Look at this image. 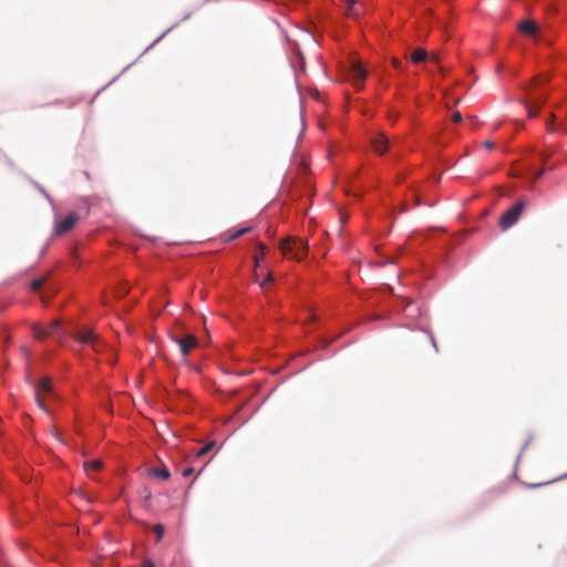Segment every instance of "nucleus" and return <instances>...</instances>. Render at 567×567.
<instances>
[{
  "mask_svg": "<svg viewBox=\"0 0 567 567\" xmlns=\"http://www.w3.org/2000/svg\"><path fill=\"white\" fill-rule=\"evenodd\" d=\"M280 248L285 256L298 261L302 260L307 255V244L302 239H286L281 243Z\"/></svg>",
  "mask_w": 567,
  "mask_h": 567,
  "instance_id": "nucleus-1",
  "label": "nucleus"
},
{
  "mask_svg": "<svg viewBox=\"0 0 567 567\" xmlns=\"http://www.w3.org/2000/svg\"><path fill=\"white\" fill-rule=\"evenodd\" d=\"M32 332L33 337L39 341L45 340L48 338H62L59 320L51 321L47 327L34 323L32 326Z\"/></svg>",
  "mask_w": 567,
  "mask_h": 567,
  "instance_id": "nucleus-2",
  "label": "nucleus"
},
{
  "mask_svg": "<svg viewBox=\"0 0 567 567\" xmlns=\"http://www.w3.org/2000/svg\"><path fill=\"white\" fill-rule=\"evenodd\" d=\"M524 206V200H519L503 214L499 219V227L502 230H507L517 223Z\"/></svg>",
  "mask_w": 567,
  "mask_h": 567,
  "instance_id": "nucleus-3",
  "label": "nucleus"
},
{
  "mask_svg": "<svg viewBox=\"0 0 567 567\" xmlns=\"http://www.w3.org/2000/svg\"><path fill=\"white\" fill-rule=\"evenodd\" d=\"M172 340L179 347V351L184 358L198 346V340L193 334H186L183 337H172Z\"/></svg>",
  "mask_w": 567,
  "mask_h": 567,
  "instance_id": "nucleus-4",
  "label": "nucleus"
},
{
  "mask_svg": "<svg viewBox=\"0 0 567 567\" xmlns=\"http://www.w3.org/2000/svg\"><path fill=\"white\" fill-rule=\"evenodd\" d=\"M52 392V383L49 378H43L35 386V400L40 409L48 412V409L44 405V402L42 400V394L51 393Z\"/></svg>",
  "mask_w": 567,
  "mask_h": 567,
  "instance_id": "nucleus-5",
  "label": "nucleus"
},
{
  "mask_svg": "<svg viewBox=\"0 0 567 567\" xmlns=\"http://www.w3.org/2000/svg\"><path fill=\"white\" fill-rule=\"evenodd\" d=\"M79 220V215L75 212H71L68 214V216L55 224L54 226V234L56 235H63L71 230L75 223Z\"/></svg>",
  "mask_w": 567,
  "mask_h": 567,
  "instance_id": "nucleus-6",
  "label": "nucleus"
},
{
  "mask_svg": "<svg viewBox=\"0 0 567 567\" xmlns=\"http://www.w3.org/2000/svg\"><path fill=\"white\" fill-rule=\"evenodd\" d=\"M351 74L357 87L361 89L368 75L365 68L360 62H353L351 65Z\"/></svg>",
  "mask_w": 567,
  "mask_h": 567,
  "instance_id": "nucleus-7",
  "label": "nucleus"
},
{
  "mask_svg": "<svg viewBox=\"0 0 567 567\" xmlns=\"http://www.w3.org/2000/svg\"><path fill=\"white\" fill-rule=\"evenodd\" d=\"M372 145L374 151L382 155L389 148V141L383 134L379 133L373 137Z\"/></svg>",
  "mask_w": 567,
  "mask_h": 567,
  "instance_id": "nucleus-8",
  "label": "nucleus"
},
{
  "mask_svg": "<svg viewBox=\"0 0 567 567\" xmlns=\"http://www.w3.org/2000/svg\"><path fill=\"white\" fill-rule=\"evenodd\" d=\"M363 13V6L358 4L355 0H349L346 7V16L358 19Z\"/></svg>",
  "mask_w": 567,
  "mask_h": 567,
  "instance_id": "nucleus-9",
  "label": "nucleus"
},
{
  "mask_svg": "<svg viewBox=\"0 0 567 567\" xmlns=\"http://www.w3.org/2000/svg\"><path fill=\"white\" fill-rule=\"evenodd\" d=\"M519 31L525 35L534 37L537 32V27L533 21L526 20L520 22Z\"/></svg>",
  "mask_w": 567,
  "mask_h": 567,
  "instance_id": "nucleus-10",
  "label": "nucleus"
},
{
  "mask_svg": "<svg viewBox=\"0 0 567 567\" xmlns=\"http://www.w3.org/2000/svg\"><path fill=\"white\" fill-rule=\"evenodd\" d=\"M148 474L155 478H159V480H163V481H166L171 477V472L168 471L167 467H162V468H158V467H151L148 470Z\"/></svg>",
  "mask_w": 567,
  "mask_h": 567,
  "instance_id": "nucleus-11",
  "label": "nucleus"
},
{
  "mask_svg": "<svg viewBox=\"0 0 567 567\" xmlns=\"http://www.w3.org/2000/svg\"><path fill=\"white\" fill-rule=\"evenodd\" d=\"M95 334L91 330H84L79 333V341L84 344H92L95 343Z\"/></svg>",
  "mask_w": 567,
  "mask_h": 567,
  "instance_id": "nucleus-12",
  "label": "nucleus"
},
{
  "mask_svg": "<svg viewBox=\"0 0 567 567\" xmlns=\"http://www.w3.org/2000/svg\"><path fill=\"white\" fill-rule=\"evenodd\" d=\"M429 58L427 52L424 49H416L411 55V60L413 63H420L425 61Z\"/></svg>",
  "mask_w": 567,
  "mask_h": 567,
  "instance_id": "nucleus-13",
  "label": "nucleus"
},
{
  "mask_svg": "<svg viewBox=\"0 0 567 567\" xmlns=\"http://www.w3.org/2000/svg\"><path fill=\"white\" fill-rule=\"evenodd\" d=\"M85 470L89 475L93 472H97L102 468V462L100 460H91L84 463Z\"/></svg>",
  "mask_w": 567,
  "mask_h": 567,
  "instance_id": "nucleus-14",
  "label": "nucleus"
},
{
  "mask_svg": "<svg viewBox=\"0 0 567 567\" xmlns=\"http://www.w3.org/2000/svg\"><path fill=\"white\" fill-rule=\"evenodd\" d=\"M404 312L408 317L413 318L420 315V309L416 303H414L413 301H409L405 305Z\"/></svg>",
  "mask_w": 567,
  "mask_h": 567,
  "instance_id": "nucleus-15",
  "label": "nucleus"
},
{
  "mask_svg": "<svg viewBox=\"0 0 567 567\" xmlns=\"http://www.w3.org/2000/svg\"><path fill=\"white\" fill-rule=\"evenodd\" d=\"M250 230V227H244L237 230L234 235L230 236V239H237L248 233Z\"/></svg>",
  "mask_w": 567,
  "mask_h": 567,
  "instance_id": "nucleus-16",
  "label": "nucleus"
},
{
  "mask_svg": "<svg viewBox=\"0 0 567 567\" xmlns=\"http://www.w3.org/2000/svg\"><path fill=\"white\" fill-rule=\"evenodd\" d=\"M213 446H214V444H213V443H210V444H207V445H205V446L200 447V449L197 451L196 455H197V456H203L204 454L208 453V452L212 450V447H213Z\"/></svg>",
  "mask_w": 567,
  "mask_h": 567,
  "instance_id": "nucleus-17",
  "label": "nucleus"
},
{
  "mask_svg": "<svg viewBox=\"0 0 567 567\" xmlns=\"http://www.w3.org/2000/svg\"><path fill=\"white\" fill-rule=\"evenodd\" d=\"M42 285V280L35 279L31 282L30 288L32 291H38Z\"/></svg>",
  "mask_w": 567,
  "mask_h": 567,
  "instance_id": "nucleus-18",
  "label": "nucleus"
},
{
  "mask_svg": "<svg viewBox=\"0 0 567 567\" xmlns=\"http://www.w3.org/2000/svg\"><path fill=\"white\" fill-rule=\"evenodd\" d=\"M259 282V286L262 288L265 287L266 282H269L272 280L271 274H268L264 279H257Z\"/></svg>",
  "mask_w": 567,
  "mask_h": 567,
  "instance_id": "nucleus-19",
  "label": "nucleus"
},
{
  "mask_svg": "<svg viewBox=\"0 0 567 567\" xmlns=\"http://www.w3.org/2000/svg\"><path fill=\"white\" fill-rule=\"evenodd\" d=\"M155 532L157 534V537L158 539L163 537V534H164V527L162 525H156L155 526Z\"/></svg>",
  "mask_w": 567,
  "mask_h": 567,
  "instance_id": "nucleus-20",
  "label": "nucleus"
},
{
  "mask_svg": "<svg viewBox=\"0 0 567 567\" xmlns=\"http://www.w3.org/2000/svg\"><path fill=\"white\" fill-rule=\"evenodd\" d=\"M193 471H194V470H193V467H189V466H188V467H186V468H184V470H183L182 475H183L184 477H188L189 475H192V474H193Z\"/></svg>",
  "mask_w": 567,
  "mask_h": 567,
  "instance_id": "nucleus-21",
  "label": "nucleus"
},
{
  "mask_svg": "<svg viewBox=\"0 0 567 567\" xmlns=\"http://www.w3.org/2000/svg\"><path fill=\"white\" fill-rule=\"evenodd\" d=\"M452 120L455 122V123H460L462 121V115L460 112H455L453 115H452Z\"/></svg>",
  "mask_w": 567,
  "mask_h": 567,
  "instance_id": "nucleus-22",
  "label": "nucleus"
},
{
  "mask_svg": "<svg viewBox=\"0 0 567 567\" xmlns=\"http://www.w3.org/2000/svg\"><path fill=\"white\" fill-rule=\"evenodd\" d=\"M429 59H430V60H431V62H433V63H439V60H440V59H439V55H436V54H432L431 56H429Z\"/></svg>",
  "mask_w": 567,
  "mask_h": 567,
  "instance_id": "nucleus-23",
  "label": "nucleus"
},
{
  "mask_svg": "<svg viewBox=\"0 0 567 567\" xmlns=\"http://www.w3.org/2000/svg\"><path fill=\"white\" fill-rule=\"evenodd\" d=\"M484 146H485L486 148H488V150H492V148L494 147V143H493V142H491V141H486V142L484 143Z\"/></svg>",
  "mask_w": 567,
  "mask_h": 567,
  "instance_id": "nucleus-24",
  "label": "nucleus"
},
{
  "mask_svg": "<svg viewBox=\"0 0 567 567\" xmlns=\"http://www.w3.org/2000/svg\"><path fill=\"white\" fill-rule=\"evenodd\" d=\"M430 340L432 342V346L434 347V349L437 351V346H436V342H435V339L432 334H430Z\"/></svg>",
  "mask_w": 567,
  "mask_h": 567,
  "instance_id": "nucleus-25",
  "label": "nucleus"
},
{
  "mask_svg": "<svg viewBox=\"0 0 567 567\" xmlns=\"http://www.w3.org/2000/svg\"><path fill=\"white\" fill-rule=\"evenodd\" d=\"M258 249L260 250L261 254H264L266 250V246L264 244H258Z\"/></svg>",
  "mask_w": 567,
  "mask_h": 567,
  "instance_id": "nucleus-26",
  "label": "nucleus"
},
{
  "mask_svg": "<svg viewBox=\"0 0 567 567\" xmlns=\"http://www.w3.org/2000/svg\"><path fill=\"white\" fill-rule=\"evenodd\" d=\"M143 567H155L151 560L144 563Z\"/></svg>",
  "mask_w": 567,
  "mask_h": 567,
  "instance_id": "nucleus-27",
  "label": "nucleus"
},
{
  "mask_svg": "<svg viewBox=\"0 0 567 567\" xmlns=\"http://www.w3.org/2000/svg\"><path fill=\"white\" fill-rule=\"evenodd\" d=\"M41 192H42V194L45 196V198H47L49 202H51V203H52L51 197H50V196H49L44 190H41Z\"/></svg>",
  "mask_w": 567,
  "mask_h": 567,
  "instance_id": "nucleus-28",
  "label": "nucleus"
},
{
  "mask_svg": "<svg viewBox=\"0 0 567 567\" xmlns=\"http://www.w3.org/2000/svg\"><path fill=\"white\" fill-rule=\"evenodd\" d=\"M528 112H529V116H532V117L536 115V112L534 110H532L530 107H529Z\"/></svg>",
  "mask_w": 567,
  "mask_h": 567,
  "instance_id": "nucleus-29",
  "label": "nucleus"
},
{
  "mask_svg": "<svg viewBox=\"0 0 567 567\" xmlns=\"http://www.w3.org/2000/svg\"><path fill=\"white\" fill-rule=\"evenodd\" d=\"M259 262H260V258L258 256L255 257V265L256 266H259Z\"/></svg>",
  "mask_w": 567,
  "mask_h": 567,
  "instance_id": "nucleus-30",
  "label": "nucleus"
},
{
  "mask_svg": "<svg viewBox=\"0 0 567 567\" xmlns=\"http://www.w3.org/2000/svg\"><path fill=\"white\" fill-rule=\"evenodd\" d=\"M393 64L395 68H399L400 66V61L399 60H393Z\"/></svg>",
  "mask_w": 567,
  "mask_h": 567,
  "instance_id": "nucleus-31",
  "label": "nucleus"
}]
</instances>
